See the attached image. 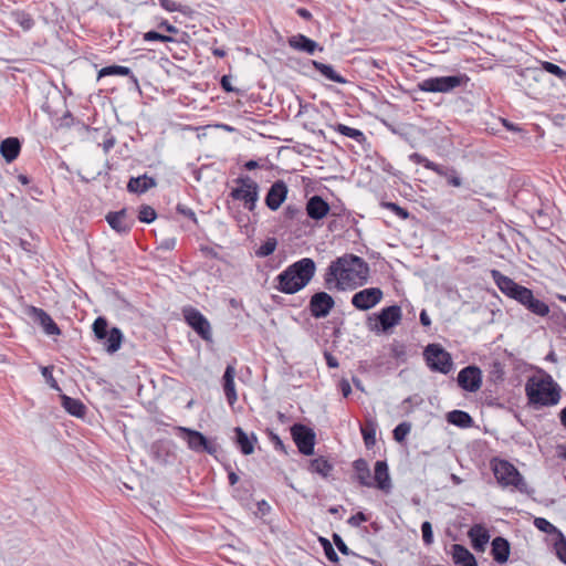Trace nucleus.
<instances>
[{
	"mask_svg": "<svg viewBox=\"0 0 566 566\" xmlns=\"http://www.w3.org/2000/svg\"><path fill=\"white\" fill-rule=\"evenodd\" d=\"M287 192V186L283 180L274 181L265 196L266 207L272 211H276L285 201Z\"/></svg>",
	"mask_w": 566,
	"mask_h": 566,
	"instance_id": "17",
	"label": "nucleus"
},
{
	"mask_svg": "<svg viewBox=\"0 0 566 566\" xmlns=\"http://www.w3.org/2000/svg\"><path fill=\"white\" fill-rule=\"evenodd\" d=\"M270 437H271V441L273 442L274 444V448L276 450H280V451H284L285 452V448H284V443L283 441L280 439V437L273 432L270 433Z\"/></svg>",
	"mask_w": 566,
	"mask_h": 566,
	"instance_id": "61",
	"label": "nucleus"
},
{
	"mask_svg": "<svg viewBox=\"0 0 566 566\" xmlns=\"http://www.w3.org/2000/svg\"><path fill=\"white\" fill-rule=\"evenodd\" d=\"M156 186V179L145 174L138 177H132L127 184V190L132 193L140 195Z\"/></svg>",
	"mask_w": 566,
	"mask_h": 566,
	"instance_id": "25",
	"label": "nucleus"
},
{
	"mask_svg": "<svg viewBox=\"0 0 566 566\" xmlns=\"http://www.w3.org/2000/svg\"><path fill=\"white\" fill-rule=\"evenodd\" d=\"M287 42L292 49L306 52L307 54H313L317 49L323 51V48H321L317 42L301 33L289 38Z\"/></svg>",
	"mask_w": 566,
	"mask_h": 566,
	"instance_id": "21",
	"label": "nucleus"
},
{
	"mask_svg": "<svg viewBox=\"0 0 566 566\" xmlns=\"http://www.w3.org/2000/svg\"><path fill=\"white\" fill-rule=\"evenodd\" d=\"M468 535L471 539L472 547L478 552H483L490 541L489 531L481 524L473 525Z\"/></svg>",
	"mask_w": 566,
	"mask_h": 566,
	"instance_id": "23",
	"label": "nucleus"
},
{
	"mask_svg": "<svg viewBox=\"0 0 566 566\" xmlns=\"http://www.w3.org/2000/svg\"><path fill=\"white\" fill-rule=\"evenodd\" d=\"M220 84H221V87L226 91V92H237L238 90H235L232 85H231V77L229 75H223L221 77V81H220Z\"/></svg>",
	"mask_w": 566,
	"mask_h": 566,
	"instance_id": "60",
	"label": "nucleus"
},
{
	"mask_svg": "<svg viewBox=\"0 0 566 566\" xmlns=\"http://www.w3.org/2000/svg\"><path fill=\"white\" fill-rule=\"evenodd\" d=\"M234 432L237 438V444L240 448L241 452L244 455L252 454L254 451V443L256 442V437L254 434L249 437L240 427H237L234 429Z\"/></svg>",
	"mask_w": 566,
	"mask_h": 566,
	"instance_id": "29",
	"label": "nucleus"
},
{
	"mask_svg": "<svg viewBox=\"0 0 566 566\" xmlns=\"http://www.w3.org/2000/svg\"><path fill=\"white\" fill-rule=\"evenodd\" d=\"M157 217L155 209L150 206L144 205L140 207L138 212V220L140 222L150 223Z\"/></svg>",
	"mask_w": 566,
	"mask_h": 566,
	"instance_id": "47",
	"label": "nucleus"
},
{
	"mask_svg": "<svg viewBox=\"0 0 566 566\" xmlns=\"http://www.w3.org/2000/svg\"><path fill=\"white\" fill-rule=\"evenodd\" d=\"M353 468L356 473V478L360 485L371 488L374 486L373 480L370 478V470L368 463L365 459H357L353 463Z\"/></svg>",
	"mask_w": 566,
	"mask_h": 566,
	"instance_id": "28",
	"label": "nucleus"
},
{
	"mask_svg": "<svg viewBox=\"0 0 566 566\" xmlns=\"http://www.w3.org/2000/svg\"><path fill=\"white\" fill-rule=\"evenodd\" d=\"M305 209L311 219L319 221L328 214L331 207L321 196L315 195L307 200Z\"/></svg>",
	"mask_w": 566,
	"mask_h": 566,
	"instance_id": "19",
	"label": "nucleus"
},
{
	"mask_svg": "<svg viewBox=\"0 0 566 566\" xmlns=\"http://www.w3.org/2000/svg\"><path fill=\"white\" fill-rule=\"evenodd\" d=\"M293 440L298 451L304 455H312L314 453L315 433L312 429L304 424L295 423L291 428Z\"/></svg>",
	"mask_w": 566,
	"mask_h": 566,
	"instance_id": "11",
	"label": "nucleus"
},
{
	"mask_svg": "<svg viewBox=\"0 0 566 566\" xmlns=\"http://www.w3.org/2000/svg\"><path fill=\"white\" fill-rule=\"evenodd\" d=\"M369 265L360 256L344 254L332 261L324 274V283L328 290H355L367 283Z\"/></svg>",
	"mask_w": 566,
	"mask_h": 566,
	"instance_id": "1",
	"label": "nucleus"
},
{
	"mask_svg": "<svg viewBox=\"0 0 566 566\" xmlns=\"http://www.w3.org/2000/svg\"><path fill=\"white\" fill-rule=\"evenodd\" d=\"M410 430L411 424L409 422L403 421L399 423L392 431L394 439L399 443L403 442Z\"/></svg>",
	"mask_w": 566,
	"mask_h": 566,
	"instance_id": "44",
	"label": "nucleus"
},
{
	"mask_svg": "<svg viewBox=\"0 0 566 566\" xmlns=\"http://www.w3.org/2000/svg\"><path fill=\"white\" fill-rule=\"evenodd\" d=\"M331 127L339 134L349 137L359 144L366 140L365 134L357 128H353L344 124L331 125Z\"/></svg>",
	"mask_w": 566,
	"mask_h": 566,
	"instance_id": "36",
	"label": "nucleus"
},
{
	"mask_svg": "<svg viewBox=\"0 0 566 566\" xmlns=\"http://www.w3.org/2000/svg\"><path fill=\"white\" fill-rule=\"evenodd\" d=\"M123 333L118 327H112L106 336L102 339L105 350L109 354L117 352L123 342Z\"/></svg>",
	"mask_w": 566,
	"mask_h": 566,
	"instance_id": "30",
	"label": "nucleus"
},
{
	"mask_svg": "<svg viewBox=\"0 0 566 566\" xmlns=\"http://www.w3.org/2000/svg\"><path fill=\"white\" fill-rule=\"evenodd\" d=\"M319 542L323 546L326 558L332 563H337L339 560L338 555L336 554L333 545L327 538L321 537Z\"/></svg>",
	"mask_w": 566,
	"mask_h": 566,
	"instance_id": "50",
	"label": "nucleus"
},
{
	"mask_svg": "<svg viewBox=\"0 0 566 566\" xmlns=\"http://www.w3.org/2000/svg\"><path fill=\"white\" fill-rule=\"evenodd\" d=\"M93 332L98 340L106 338L109 332L107 319L103 316H98L93 323Z\"/></svg>",
	"mask_w": 566,
	"mask_h": 566,
	"instance_id": "41",
	"label": "nucleus"
},
{
	"mask_svg": "<svg viewBox=\"0 0 566 566\" xmlns=\"http://www.w3.org/2000/svg\"><path fill=\"white\" fill-rule=\"evenodd\" d=\"M186 323L206 342H212L211 325L197 308L188 306L182 310Z\"/></svg>",
	"mask_w": 566,
	"mask_h": 566,
	"instance_id": "9",
	"label": "nucleus"
},
{
	"mask_svg": "<svg viewBox=\"0 0 566 566\" xmlns=\"http://www.w3.org/2000/svg\"><path fill=\"white\" fill-rule=\"evenodd\" d=\"M324 357L326 360V364L329 368H337L338 367V360L335 356H333L331 353L325 352Z\"/></svg>",
	"mask_w": 566,
	"mask_h": 566,
	"instance_id": "62",
	"label": "nucleus"
},
{
	"mask_svg": "<svg viewBox=\"0 0 566 566\" xmlns=\"http://www.w3.org/2000/svg\"><path fill=\"white\" fill-rule=\"evenodd\" d=\"M451 555L458 566H478L474 555L463 545L453 544L451 546Z\"/></svg>",
	"mask_w": 566,
	"mask_h": 566,
	"instance_id": "24",
	"label": "nucleus"
},
{
	"mask_svg": "<svg viewBox=\"0 0 566 566\" xmlns=\"http://www.w3.org/2000/svg\"><path fill=\"white\" fill-rule=\"evenodd\" d=\"M237 370L234 366L228 365L222 380H223V391L227 398V401L230 406H233L235 401L238 400V395L235 391V385H234V377H235Z\"/></svg>",
	"mask_w": 566,
	"mask_h": 566,
	"instance_id": "22",
	"label": "nucleus"
},
{
	"mask_svg": "<svg viewBox=\"0 0 566 566\" xmlns=\"http://www.w3.org/2000/svg\"><path fill=\"white\" fill-rule=\"evenodd\" d=\"M423 357L432 371L446 375L453 368L451 355L440 344H429L423 350Z\"/></svg>",
	"mask_w": 566,
	"mask_h": 566,
	"instance_id": "8",
	"label": "nucleus"
},
{
	"mask_svg": "<svg viewBox=\"0 0 566 566\" xmlns=\"http://www.w3.org/2000/svg\"><path fill=\"white\" fill-rule=\"evenodd\" d=\"M62 406L63 408L72 416L81 418L84 417L86 412L85 405L80 400L75 398H71L66 395L61 396Z\"/></svg>",
	"mask_w": 566,
	"mask_h": 566,
	"instance_id": "31",
	"label": "nucleus"
},
{
	"mask_svg": "<svg viewBox=\"0 0 566 566\" xmlns=\"http://www.w3.org/2000/svg\"><path fill=\"white\" fill-rule=\"evenodd\" d=\"M105 219L109 227L119 234H127L135 223L134 218L128 214L125 208L119 211L108 212Z\"/></svg>",
	"mask_w": 566,
	"mask_h": 566,
	"instance_id": "16",
	"label": "nucleus"
},
{
	"mask_svg": "<svg viewBox=\"0 0 566 566\" xmlns=\"http://www.w3.org/2000/svg\"><path fill=\"white\" fill-rule=\"evenodd\" d=\"M510 543L506 538L497 536L492 541L491 554L499 564L506 563L510 557Z\"/></svg>",
	"mask_w": 566,
	"mask_h": 566,
	"instance_id": "26",
	"label": "nucleus"
},
{
	"mask_svg": "<svg viewBox=\"0 0 566 566\" xmlns=\"http://www.w3.org/2000/svg\"><path fill=\"white\" fill-rule=\"evenodd\" d=\"M560 387L549 374L532 377L525 385L528 402L535 407L555 406L560 400Z\"/></svg>",
	"mask_w": 566,
	"mask_h": 566,
	"instance_id": "3",
	"label": "nucleus"
},
{
	"mask_svg": "<svg viewBox=\"0 0 566 566\" xmlns=\"http://www.w3.org/2000/svg\"><path fill=\"white\" fill-rule=\"evenodd\" d=\"M380 206L385 209L392 211L397 217H399L402 220L408 219L410 216L407 209L398 206L395 202L381 201Z\"/></svg>",
	"mask_w": 566,
	"mask_h": 566,
	"instance_id": "46",
	"label": "nucleus"
},
{
	"mask_svg": "<svg viewBox=\"0 0 566 566\" xmlns=\"http://www.w3.org/2000/svg\"><path fill=\"white\" fill-rule=\"evenodd\" d=\"M368 517L363 512H358L355 515L350 516L347 523L353 527H358L363 522H367Z\"/></svg>",
	"mask_w": 566,
	"mask_h": 566,
	"instance_id": "54",
	"label": "nucleus"
},
{
	"mask_svg": "<svg viewBox=\"0 0 566 566\" xmlns=\"http://www.w3.org/2000/svg\"><path fill=\"white\" fill-rule=\"evenodd\" d=\"M30 315L44 331V333L49 336H57L61 334V329L57 324L52 319V317L42 308L31 306Z\"/></svg>",
	"mask_w": 566,
	"mask_h": 566,
	"instance_id": "18",
	"label": "nucleus"
},
{
	"mask_svg": "<svg viewBox=\"0 0 566 566\" xmlns=\"http://www.w3.org/2000/svg\"><path fill=\"white\" fill-rule=\"evenodd\" d=\"M534 525L542 532L548 534H556V536H558L559 531L544 517H536L534 521Z\"/></svg>",
	"mask_w": 566,
	"mask_h": 566,
	"instance_id": "49",
	"label": "nucleus"
},
{
	"mask_svg": "<svg viewBox=\"0 0 566 566\" xmlns=\"http://www.w3.org/2000/svg\"><path fill=\"white\" fill-rule=\"evenodd\" d=\"M488 371L490 381L494 384L502 382L505 378V365L499 359L490 363Z\"/></svg>",
	"mask_w": 566,
	"mask_h": 566,
	"instance_id": "37",
	"label": "nucleus"
},
{
	"mask_svg": "<svg viewBox=\"0 0 566 566\" xmlns=\"http://www.w3.org/2000/svg\"><path fill=\"white\" fill-rule=\"evenodd\" d=\"M20 150V142L14 137L6 138L0 145V153L8 163L13 161L19 156Z\"/></svg>",
	"mask_w": 566,
	"mask_h": 566,
	"instance_id": "27",
	"label": "nucleus"
},
{
	"mask_svg": "<svg viewBox=\"0 0 566 566\" xmlns=\"http://www.w3.org/2000/svg\"><path fill=\"white\" fill-rule=\"evenodd\" d=\"M312 64L314 69L318 71L327 80L339 84L347 83V80L339 75L338 73H336L332 65L324 64L318 61H312Z\"/></svg>",
	"mask_w": 566,
	"mask_h": 566,
	"instance_id": "34",
	"label": "nucleus"
},
{
	"mask_svg": "<svg viewBox=\"0 0 566 566\" xmlns=\"http://www.w3.org/2000/svg\"><path fill=\"white\" fill-rule=\"evenodd\" d=\"M449 423L459 428H470L473 424L472 417L463 410H452L447 415Z\"/></svg>",
	"mask_w": 566,
	"mask_h": 566,
	"instance_id": "33",
	"label": "nucleus"
},
{
	"mask_svg": "<svg viewBox=\"0 0 566 566\" xmlns=\"http://www.w3.org/2000/svg\"><path fill=\"white\" fill-rule=\"evenodd\" d=\"M143 40L146 42L160 41V42H175L174 38L161 34L157 31H148L143 34Z\"/></svg>",
	"mask_w": 566,
	"mask_h": 566,
	"instance_id": "51",
	"label": "nucleus"
},
{
	"mask_svg": "<svg viewBox=\"0 0 566 566\" xmlns=\"http://www.w3.org/2000/svg\"><path fill=\"white\" fill-rule=\"evenodd\" d=\"M333 541L338 548V551L344 555H350L352 551L348 548V546L345 544L343 538L338 534L333 535Z\"/></svg>",
	"mask_w": 566,
	"mask_h": 566,
	"instance_id": "55",
	"label": "nucleus"
},
{
	"mask_svg": "<svg viewBox=\"0 0 566 566\" xmlns=\"http://www.w3.org/2000/svg\"><path fill=\"white\" fill-rule=\"evenodd\" d=\"M237 187L232 188L230 197L242 201L245 209L253 211L259 200L260 187L255 180L249 176H242L235 179Z\"/></svg>",
	"mask_w": 566,
	"mask_h": 566,
	"instance_id": "7",
	"label": "nucleus"
},
{
	"mask_svg": "<svg viewBox=\"0 0 566 566\" xmlns=\"http://www.w3.org/2000/svg\"><path fill=\"white\" fill-rule=\"evenodd\" d=\"M422 539L426 545H431L433 543V532L432 525L430 522L424 521L421 524Z\"/></svg>",
	"mask_w": 566,
	"mask_h": 566,
	"instance_id": "52",
	"label": "nucleus"
},
{
	"mask_svg": "<svg viewBox=\"0 0 566 566\" xmlns=\"http://www.w3.org/2000/svg\"><path fill=\"white\" fill-rule=\"evenodd\" d=\"M335 306L334 298L326 292H317L312 295L308 310L314 318L326 317Z\"/></svg>",
	"mask_w": 566,
	"mask_h": 566,
	"instance_id": "15",
	"label": "nucleus"
},
{
	"mask_svg": "<svg viewBox=\"0 0 566 566\" xmlns=\"http://www.w3.org/2000/svg\"><path fill=\"white\" fill-rule=\"evenodd\" d=\"M457 381L459 387L469 392L478 391L482 386V373L476 366H467L458 374Z\"/></svg>",
	"mask_w": 566,
	"mask_h": 566,
	"instance_id": "14",
	"label": "nucleus"
},
{
	"mask_svg": "<svg viewBox=\"0 0 566 566\" xmlns=\"http://www.w3.org/2000/svg\"><path fill=\"white\" fill-rule=\"evenodd\" d=\"M384 292L379 287H367L352 296V305L359 311H368L381 302Z\"/></svg>",
	"mask_w": 566,
	"mask_h": 566,
	"instance_id": "12",
	"label": "nucleus"
},
{
	"mask_svg": "<svg viewBox=\"0 0 566 566\" xmlns=\"http://www.w3.org/2000/svg\"><path fill=\"white\" fill-rule=\"evenodd\" d=\"M524 307L537 316H546L549 313V306L542 300L536 298L534 294Z\"/></svg>",
	"mask_w": 566,
	"mask_h": 566,
	"instance_id": "39",
	"label": "nucleus"
},
{
	"mask_svg": "<svg viewBox=\"0 0 566 566\" xmlns=\"http://www.w3.org/2000/svg\"><path fill=\"white\" fill-rule=\"evenodd\" d=\"M493 473L497 483L503 488L512 486L521 493H528L527 483L518 470L506 460L493 462Z\"/></svg>",
	"mask_w": 566,
	"mask_h": 566,
	"instance_id": "4",
	"label": "nucleus"
},
{
	"mask_svg": "<svg viewBox=\"0 0 566 566\" xmlns=\"http://www.w3.org/2000/svg\"><path fill=\"white\" fill-rule=\"evenodd\" d=\"M116 139L112 134H107L105 139L102 143V148L105 154H107L115 145Z\"/></svg>",
	"mask_w": 566,
	"mask_h": 566,
	"instance_id": "59",
	"label": "nucleus"
},
{
	"mask_svg": "<svg viewBox=\"0 0 566 566\" xmlns=\"http://www.w3.org/2000/svg\"><path fill=\"white\" fill-rule=\"evenodd\" d=\"M316 264L311 258H303L290 264L274 279V289L284 294H295L312 281Z\"/></svg>",
	"mask_w": 566,
	"mask_h": 566,
	"instance_id": "2",
	"label": "nucleus"
},
{
	"mask_svg": "<svg viewBox=\"0 0 566 566\" xmlns=\"http://www.w3.org/2000/svg\"><path fill=\"white\" fill-rule=\"evenodd\" d=\"M340 390L344 397H348L352 392V387L349 382L345 379L340 381Z\"/></svg>",
	"mask_w": 566,
	"mask_h": 566,
	"instance_id": "64",
	"label": "nucleus"
},
{
	"mask_svg": "<svg viewBox=\"0 0 566 566\" xmlns=\"http://www.w3.org/2000/svg\"><path fill=\"white\" fill-rule=\"evenodd\" d=\"M554 548L558 559L566 564V538L562 532H558V536L556 537Z\"/></svg>",
	"mask_w": 566,
	"mask_h": 566,
	"instance_id": "43",
	"label": "nucleus"
},
{
	"mask_svg": "<svg viewBox=\"0 0 566 566\" xmlns=\"http://www.w3.org/2000/svg\"><path fill=\"white\" fill-rule=\"evenodd\" d=\"M277 245V241L275 238H268L265 242H263L256 250L255 255L259 258H265L271 255Z\"/></svg>",
	"mask_w": 566,
	"mask_h": 566,
	"instance_id": "42",
	"label": "nucleus"
},
{
	"mask_svg": "<svg viewBox=\"0 0 566 566\" xmlns=\"http://www.w3.org/2000/svg\"><path fill=\"white\" fill-rule=\"evenodd\" d=\"M160 7L169 12H176L180 10V4L174 0H159Z\"/></svg>",
	"mask_w": 566,
	"mask_h": 566,
	"instance_id": "57",
	"label": "nucleus"
},
{
	"mask_svg": "<svg viewBox=\"0 0 566 566\" xmlns=\"http://www.w3.org/2000/svg\"><path fill=\"white\" fill-rule=\"evenodd\" d=\"M109 75H119V76H129L135 84L138 83L137 77L133 74L129 67L122 65H111L105 66L98 71V77L109 76Z\"/></svg>",
	"mask_w": 566,
	"mask_h": 566,
	"instance_id": "35",
	"label": "nucleus"
},
{
	"mask_svg": "<svg viewBox=\"0 0 566 566\" xmlns=\"http://www.w3.org/2000/svg\"><path fill=\"white\" fill-rule=\"evenodd\" d=\"M470 77L465 73L449 76L424 78L418 83V88L426 93H450L458 87L467 86Z\"/></svg>",
	"mask_w": 566,
	"mask_h": 566,
	"instance_id": "5",
	"label": "nucleus"
},
{
	"mask_svg": "<svg viewBox=\"0 0 566 566\" xmlns=\"http://www.w3.org/2000/svg\"><path fill=\"white\" fill-rule=\"evenodd\" d=\"M360 432L367 448L373 447L376 443V430L374 423L361 427Z\"/></svg>",
	"mask_w": 566,
	"mask_h": 566,
	"instance_id": "45",
	"label": "nucleus"
},
{
	"mask_svg": "<svg viewBox=\"0 0 566 566\" xmlns=\"http://www.w3.org/2000/svg\"><path fill=\"white\" fill-rule=\"evenodd\" d=\"M13 21L20 25L24 31H29L34 25L32 17L24 11L12 12Z\"/></svg>",
	"mask_w": 566,
	"mask_h": 566,
	"instance_id": "40",
	"label": "nucleus"
},
{
	"mask_svg": "<svg viewBox=\"0 0 566 566\" xmlns=\"http://www.w3.org/2000/svg\"><path fill=\"white\" fill-rule=\"evenodd\" d=\"M308 470L313 473H317V474L326 478L329 474V472L333 470V467L326 459H324L323 457H319V458L313 459L310 462Z\"/></svg>",
	"mask_w": 566,
	"mask_h": 566,
	"instance_id": "38",
	"label": "nucleus"
},
{
	"mask_svg": "<svg viewBox=\"0 0 566 566\" xmlns=\"http://www.w3.org/2000/svg\"><path fill=\"white\" fill-rule=\"evenodd\" d=\"M402 318L401 307L390 305L382 308L379 313L373 314L367 318V327L376 334H386L397 326Z\"/></svg>",
	"mask_w": 566,
	"mask_h": 566,
	"instance_id": "6",
	"label": "nucleus"
},
{
	"mask_svg": "<svg viewBox=\"0 0 566 566\" xmlns=\"http://www.w3.org/2000/svg\"><path fill=\"white\" fill-rule=\"evenodd\" d=\"M447 176H444L447 178V181L449 185L453 186V187H460L462 185V180L461 178L459 177L458 172L455 169L451 168H447Z\"/></svg>",
	"mask_w": 566,
	"mask_h": 566,
	"instance_id": "53",
	"label": "nucleus"
},
{
	"mask_svg": "<svg viewBox=\"0 0 566 566\" xmlns=\"http://www.w3.org/2000/svg\"><path fill=\"white\" fill-rule=\"evenodd\" d=\"M374 486L385 492L390 493L392 489L391 479L388 471V465L385 461H377L375 463L374 472Z\"/></svg>",
	"mask_w": 566,
	"mask_h": 566,
	"instance_id": "20",
	"label": "nucleus"
},
{
	"mask_svg": "<svg viewBox=\"0 0 566 566\" xmlns=\"http://www.w3.org/2000/svg\"><path fill=\"white\" fill-rule=\"evenodd\" d=\"M542 65V69L544 71H546L547 73H551L555 76H557L558 78L560 80H564L566 78V71L563 70L560 66H558L557 64H554L552 62H548V61H543L541 63Z\"/></svg>",
	"mask_w": 566,
	"mask_h": 566,
	"instance_id": "48",
	"label": "nucleus"
},
{
	"mask_svg": "<svg viewBox=\"0 0 566 566\" xmlns=\"http://www.w3.org/2000/svg\"><path fill=\"white\" fill-rule=\"evenodd\" d=\"M177 211H178L180 214H182V216H185V217H187V218H189V219L193 220L195 222L197 221V219H196V213L193 212V210H192L191 208H189V207H187V206H185V205H180V203H179V205L177 206Z\"/></svg>",
	"mask_w": 566,
	"mask_h": 566,
	"instance_id": "58",
	"label": "nucleus"
},
{
	"mask_svg": "<svg viewBox=\"0 0 566 566\" xmlns=\"http://www.w3.org/2000/svg\"><path fill=\"white\" fill-rule=\"evenodd\" d=\"M42 375L46 379V381L51 388L60 390L59 385H57L56 380L54 379L50 367H43Z\"/></svg>",
	"mask_w": 566,
	"mask_h": 566,
	"instance_id": "56",
	"label": "nucleus"
},
{
	"mask_svg": "<svg viewBox=\"0 0 566 566\" xmlns=\"http://www.w3.org/2000/svg\"><path fill=\"white\" fill-rule=\"evenodd\" d=\"M178 430L190 450L209 454H213L217 451L216 447L201 432L186 427H179Z\"/></svg>",
	"mask_w": 566,
	"mask_h": 566,
	"instance_id": "10",
	"label": "nucleus"
},
{
	"mask_svg": "<svg viewBox=\"0 0 566 566\" xmlns=\"http://www.w3.org/2000/svg\"><path fill=\"white\" fill-rule=\"evenodd\" d=\"M409 159L415 164L422 165L426 169L431 170L439 176H447V169L444 166L436 164L418 153L409 155Z\"/></svg>",
	"mask_w": 566,
	"mask_h": 566,
	"instance_id": "32",
	"label": "nucleus"
},
{
	"mask_svg": "<svg viewBox=\"0 0 566 566\" xmlns=\"http://www.w3.org/2000/svg\"><path fill=\"white\" fill-rule=\"evenodd\" d=\"M158 27L160 29H165L169 33L178 32V29L175 25L170 24L167 20L161 21Z\"/></svg>",
	"mask_w": 566,
	"mask_h": 566,
	"instance_id": "63",
	"label": "nucleus"
},
{
	"mask_svg": "<svg viewBox=\"0 0 566 566\" xmlns=\"http://www.w3.org/2000/svg\"><path fill=\"white\" fill-rule=\"evenodd\" d=\"M491 274L496 286L503 294L520 302L524 294L523 292H526L527 287L517 284L511 277L502 274L497 270H492Z\"/></svg>",
	"mask_w": 566,
	"mask_h": 566,
	"instance_id": "13",
	"label": "nucleus"
}]
</instances>
